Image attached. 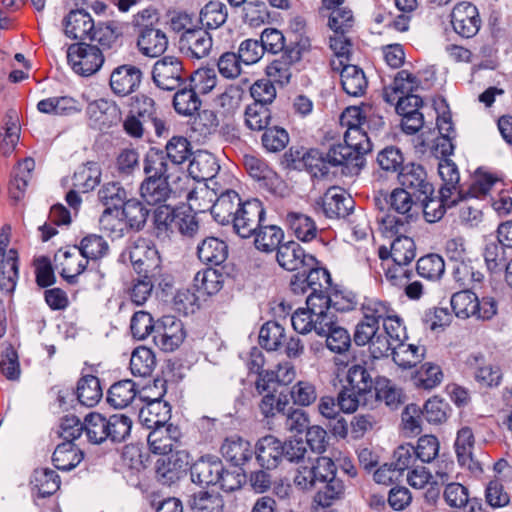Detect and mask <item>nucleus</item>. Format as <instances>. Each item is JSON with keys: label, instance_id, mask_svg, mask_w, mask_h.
<instances>
[{"label": "nucleus", "instance_id": "nucleus-58", "mask_svg": "<svg viewBox=\"0 0 512 512\" xmlns=\"http://www.w3.org/2000/svg\"><path fill=\"white\" fill-rule=\"evenodd\" d=\"M451 307L458 318L467 319L475 317V308L478 307L477 295L470 289L456 292L451 297Z\"/></svg>", "mask_w": 512, "mask_h": 512}, {"label": "nucleus", "instance_id": "nucleus-18", "mask_svg": "<svg viewBox=\"0 0 512 512\" xmlns=\"http://www.w3.org/2000/svg\"><path fill=\"white\" fill-rule=\"evenodd\" d=\"M439 175L443 180V185L439 194L444 198V202L459 203L464 200V188L460 185V174L457 165L450 159H444L438 166Z\"/></svg>", "mask_w": 512, "mask_h": 512}, {"label": "nucleus", "instance_id": "nucleus-8", "mask_svg": "<svg viewBox=\"0 0 512 512\" xmlns=\"http://www.w3.org/2000/svg\"><path fill=\"white\" fill-rule=\"evenodd\" d=\"M224 280L225 276L220 270L211 267L202 269L193 278V288L198 295L187 290L186 292L179 293L177 298L180 302L194 305L200 297L217 294L223 288Z\"/></svg>", "mask_w": 512, "mask_h": 512}, {"label": "nucleus", "instance_id": "nucleus-59", "mask_svg": "<svg viewBox=\"0 0 512 512\" xmlns=\"http://www.w3.org/2000/svg\"><path fill=\"white\" fill-rule=\"evenodd\" d=\"M228 17L227 7L220 1L208 2L200 11L199 20L203 26L215 29L222 26Z\"/></svg>", "mask_w": 512, "mask_h": 512}, {"label": "nucleus", "instance_id": "nucleus-19", "mask_svg": "<svg viewBox=\"0 0 512 512\" xmlns=\"http://www.w3.org/2000/svg\"><path fill=\"white\" fill-rule=\"evenodd\" d=\"M86 113L94 126L100 130L115 126L122 119L120 107L115 102L103 98L89 103Z\"/></svg>", "mask_w": 512, "mask_h": 512}, {"label": "nucleus", "instance_id": "nucleus-3", "mask_svg": "<svg viewBox=\"0 0 512 512\" xmlns=\"http://www.w3.org/2000/svg\"><path fill=\"white\" fill-rule=\"evenodd\" d=\"M348 385L337 394V405L343 413H354L359 407L372 408V374L366 367L356 364L347 373Z\"/></svg>", "mask_w": 512, "mask_h": 512}, {"label": "nucleus", "instance_id": "nucleus-9", "mask_svg": "<svg viewBox=\"0 0 512 512\" xmlns=\"http://www.w3.org/2000/svg\"><path fill=\"white\" fill-rule=\"evenodd\" d=\"M152 80L161 90L178 89L184 83V68L180 58L164 56L157 60L153 65Z\"/></svg>", "mask_w": 512, "mask_h": 512}, {"label": "nucleus", "instance_id": "nucleus-62", "mask_svg": "<svg viewBox=\"0 0 512 512\" xmlns=\"http://www.w3.org/2000/svg\"><path fill=\"white\" fill-rule=\"evenodd\" d=\"M173 106L175 111L184 116H191L198 111L201 106L199 95L189 86L178 89L173 97Z\"/></svg>", "mask_w": 512, "mask_h": 512}, {"label": "nucleus", "instance_id": "nucleus-23", "mask_svg": "<svg viewBox=\"0 0 512 512\" xmlns=\"http://www.w3.org/2000/svg\"><path fill=\"white\" fill-rule=\"evenodd\" d=\"M372 408L378 402L384 404L391 410L398 409L405 400V395L400 388H397L392 382L383 376L372 377L371 383Z\"/></svg>", "mask_w": 512, "mask_h": 512}, {"label": "nucleus", "instance_id": "nucleus-17", "mask_svg": "<svg viewBox=\"0 0 512 512\" xmlns=\"http://www.w3.org/2000/svg\"><path fill=\"white\" fill-rule=\"evenodd\" d=\"M143 80L142 70L132 64L116 67L110 75V87L115 95L124 97L134 93Z\"/></svg>", "mask_w": 512, "mask_h": 512}, {"label": "nucleus", "instance_id": "nucleus-63", "mask_svg": "<svg viewBox=\"0 0 512 512\" xmlns=\"http://www.w3.org/2000/svg\"><path fill=\"white\" fill-rule=\"evenodd\" d=\"M272 120V113L268 106L251 104L245 109V124L252 131H263Z\"/></svg>", "mask_w": 512, "mask_h": 512}, {"label": "nucleus", "instance_id": "nucleus-29", "mask_svg": "<svg viewBox=\"0 0 512 512\" xmlns=\"http://www.w3.org/2000/svg\"><path fill=\"white\" fill-rule=\"evenodd\" d=\"M37 110L43 114L69 117L82 111V103L72 96H54L40 100Z\"/></svg>", "mask_w": 512, "mask_h": 512}, {"label": "nucleus", "instance_id": "nucleus-51", "mask_svg": "<svg viewBox=\"0 0 512 512\" xmlns=\"http://www.w3.org/2000/svg\"><path fill=\"white\" fill-rule=\"evenodd\" d=\"M275 392L276 390L273 388V391L265 394L259 402L258 407L264 418H274L279 414L285 415L290 406L288 394L281 391L276 395Z\"/></svg>", "mask_w": 512, "mask_h": 512}, {"label": "nucleus", "instance_id": "nucleus-33", "mask_svg": "<svg viewBox=\"0 0 512 512\" xmlns=\"http://www.w3.org/2000/svg\"><path fill=\"white\" fill-rule=\"evenodd\" d=\"M219 165L215 157L208 152L194 153L189 161L188 173L196 181L202 182L216 176Z\"/></svg>", "mask_w": 512, "mask_h": 512}, {"label": "nucleus", "instance_id": "nucleus-44", "mask_svg": "<svg viewBox=\"0 0 512 512\" xmlns=\"http://www.w3.org/2000/svg\"><path fill=\"white\" fill-rule=\"evenodd\" d=\"M136 394V385L132 380H120L109 388L107 402L116 409H122L135 399Z\"/></svg>", "mask_w": 512, "mask_h": 512}, {"label": "nucleus", "instance_id": "nucleus-32", "mask_svg": "<svg viewBox=\"0 0 512 512\" xmlns=\"http://www.w3.org/2000/svg\"><path fill=\"white\" fill-rule=\"evenodd\" d=\"M243 165L247 173L261 185L272 190L278 181L277 173L268 165V163L255 155L246 154L243 157Z\"/></svg>", "mask_w": 512, "mask_h": 512}, {"label": "nucleus", "instance_id": "nucleus-31", "mask_svg": "<svg viewBox=\"0 0 512 512\" xmlns=\"http://www.w3.org/2000/svg\"><path fill=\"white\" fill-rule=\"evenodd\" d=\"M241 203V198L236 191L226 190L212 205L211 214L221 225L232 224Z\"/></svg>", "mask_w": 512, "mask_h": 512}, {"label": "nucleus", "instance_id": "nucleus-56", "mask_svg": "<svg viewBox=\"0 0 512 512\" xmlns=\"http://www.w3.org/2000/svg\"><path fill=\"white\" fill-rule=\"evenodd\" d=\"M164 154L175 165L190 161L194 155L191 143L184 136H173L166 144Z\"/></svg>", "mask_w": 512, "mask_h": 512}, {"label": "nucleus", "instance_id": "nucleus-46", "mask_svg": "<svg viewBox=\"0 0 512 512\" xmlns=\"http://www.w3.org/2000/svg\"><path fill=\"white\" fill-rule=\"evenodd\" d=\"M286 221L295 236L303 242L311 241L317 235L315 221L301 212H289Z\"/></svg>", "mask_w": 512, "mask_h": 512}, {"label": "nucleus", "instance_id": "nucleus-4", "mask_svg": "<svg viewBox=\"0 0 512 512\" xmlns=\"http://www.w3.org/2000/svg\"><path fill=\"white\" fill-rule=\"evenodd\" d=\"M126 255L137 275L150 279H160L162 272L161 257L150 240L138 237L127 246L123 253V256Z\"/></svg>", "mask_w": 512, "mask_h": 512}, {"label": "nucleus", "instance_id": "nucleus-35", "mask_svg": "<svg viewBox=\"0 0 512 512\" xmlns=\"http://www.w3.org/2000/svg\"><path fill=\"white\" fill-rule=\"evenodd\" d=\"M101 167L95 161L80 165L74 172L72 184L77 191L87 193L95 189L101 181Z\"/></svg>", "mask_w": 512, "mask_h": 512}, {"label": "nucleus", "instance_id": "nucleus-14", "mask_svg": "<svg viewBox=\"0 0 512 512\" xmlns=\"http://www.w3.org/2000/svg\"><path fill=\"white\" fill-rule=\"evenodd\" d=\"M131 101L129 111L131 114H135L140 120L151 126L156 136L162 137L168 134L169 128L152 98L140 94L132 97Z\"/></svg>", "mask_w": 512, "mask_h": 512}, {"label": "nucleus", "instance_id": "nucleus-36", "mask_svg": "<svg viewBox=\"0 0 512 512\" xmlns=\"http://www.w3.org/2000/svg\"><path fill=\"white\" fill-rule=\"evenodd\" d=\"M220 452L234 467L244 465L253 456L250 443L240 437L226 438L220 447Z\"/></svg>", "mask_w": 512, "mask_h": 512}, {"label": "nucleus", "instance_id": "nucleus-64", "mask_svg": "<svg viewBox=\"0 0 512 512\" xmlns=\"http://www.w3.org/2000/svg\"><path fill=\"white\" fill-rule=\"evenodd\" d=\"M99 223L101 228L109 232L114 238L123 237L129 230L123 216H121V211L117 209L106 208L99 219Z\"/></svg>", "mask_w": 512, "mask_h": 512}, {"label": "nucleus", "instance_id": "nucleus-5", "mask_svg": "<svg viewBox=\"0 0 512 512\" xmlns=\"http://www.w3.org/2000/svg\"><path fill=\"white\" fill-rule=\"evenodd\" d=\"M143 421L151 429L147 442L152 453L165 456L177 448L181 436L177 426L167 424L165 418L156 420L145 418Z\"/></svg>", "mask_w": 512, "mask_h": 512}, {"label": "nucleus", "instance_id": "nucleus-7", "mask_svg": "<svg viewBox=\"0 0 512 512\" xmlns=\"http://www.w3.org/2000/svg\"><path fill=\"white\" fill-rule=\"evenodd\" d=\"M265 215V208L260 200H246L238 207L232 222L233 231L241 238H249L256 233L262 222L266 221Z\"/></svg>", "mask_w": 512, "mask_h": 512}, {"label": "nucleus", "instance_id": "nucleus-38", "mask_svg": "<svg viewBox=\"0 0 512 512\" xmlns=\"http://www.w3.org/2000/svg\"><path fill=\"white\" fill-rule=\"evenodd\" d=\"M191 512H224L225 501L218 492L198 491L188 497Z\"/></svg>", "mask_w": 512, "mask_h": 512}, {"label": "nucleus", "instance_id": "nucleus-21", "mask_svg": "<svg viewBox=\"0 0 512 512\" xmlns=\"http://www.w3.org/2000/svg\"><path fill=\"white\" fill-rule=\"evenodd\" d=\"M63 25L65 35L79 42L90 40L96 27L91 15L84 9L71 10L64 17Z\"/></svg>", "mask_w": 512, "mask_h": 512}, {"label": "nucleus", "instance_id": "nucleus-34", "mask_svg": "<svg viewBox=\"0 0 512 512\" xmlns=\"http://www.w3.org/2000/svg\"><path fill=\"white\" fill-rule=\"evenodd\" d=\"M197 255L206 265L219 266L228 257V245L216 237H207L197 246Z\"/></svg>", "mask_w": 512, "mask_h": 512}, {"label": "nucleus", "instance_id": "nucleus-37", "mask_svg": "<svg viewBox=\"0 0 512 512\" xmlns=\"http://www.w3.org/2000/svg\"><path fill=\"white\" fill-rule=\"evenodd\" d=\"M84 458V453L72 442L64 441L57 445L52 455L55 468L70 471Z\"/></svg>", "mask_w": 512, "mask_h": 512}, {"label": "nucleus", "instance_id": "nucleus-16", "mask_svg": "<svg viewBox=\"0 0 512 512\" xmlns=\"http://www.w3.org/2000/svg\"><path fill=\"white\" fill-rule=\"evenodd\" d=\"M450 16L453 30L463 38L474 37L481 27L478 9L469 2L457 4Z\"/></svg>", "mask_w": 512, "mask_h": 512}, {"label": "nucleus", "instance_id": "nucleus-57", "mask_svg": "<svg viewBox=\"0 0 512 512\" xmlns=\"http://www.w3.org/2000/svg\"><path fill=\"white\" fill-rule=\"evenodd\" d=\"M261 145L265 151L277 153L284 150L290 141L287 130L283 127L274 125L268 126L262 131Z\"/></svg>", "mask_w": 512, "mask_h": 512}, {"label": "nucleus", "instance_id": "nucleus-43", "mask_svg": "<svg viewBox=\"0 0 512 512\" xmlns=\"http://www.w3.org/2000/svg\"><path fill=\"white\" fill-rule=\"evenodd\" d=\"M128 229L139 232L146 225L150 210L138 199H129L120 209Z\"/></svg>", "mask_w": 512, "mask_h": 512}, {"label": "nucleus", "instance_id": "nucleus-1", "mask_svg": "<svg viewBox=\"0 0 512 512\" xmlns=\"http://www.w3.org/2000/svg\"><path fill=\"white\" fill-rule=\"evenodd\" d=\"M294 482L304 490H316L313 502L317 507L329 508L344 498V482L337 476L335 463L327 457L317 459L312 467L298 470Z\"/></svg>", "mask_w": 512, "mask_h": 512}, {"label": "nucleus", "instance_id": "nucleus-26", "mask_svg": "<svg viewBox=\"0 0 512 512\" xmlns=\"http://www.w3.org/2000/svg\"><path fill=\"white\" fill-rule=\"evenodd\" d=\"M466 364L473 370L475 380L486 387H497L502 380V372L499 366L487 363L481 353L471 354Z\"/></svg>", "mask_w": 512, "mask_h": 512}, {"label": "nucleus", "instance_id": "nucleus-27", "mask_svg": "<svg viewBox=\"0 0 512 512\" xmlns=\"http://www.w3.org/2000/svg\"><path fill=\"white\" fill-rule=\"evenodd\" d=\"M343 145L350 148L354 156V172L358 173L365 165L364 155L371 152L372 143L365 132H362L359 126H350L344 134Z\"/></svg>", "mask_w": 512, "mask_h": 512}, {"label": "nucleus", "instance_id": "nucleus-53", "mask_svg": "<svg viewBox=\"0 0 512 512\" xmlns=\"http://www.w3.org/2000/svg\"><path fill=\"white\" fill-rule=\"evenodd\" d=\"M80 254L87 260L97 261L109 253V245L107 241L97 234H88L82 238L80 245L75 246Z\"/></svg>", "mask_w": 512, "mask_h": 512}, {"label": "nucleus", "instance_id": "nucleus-54", "mask_svg": "<svg viewBox=\"0 0 512 512\" xmlns=\"http://www.w3.org/2000/svg\"><path fill=\"white\" fill-rule=\"evenodd\" d=\"M156 365L153 351L147 347H137L131 355L130 370L134 376L146 377L151 375Z\"/></svg>", "mask_w": 512, "mask_h": 512}, {"label": "nucleus", "instance_id": "nucleus-45", "mask_svg": "<svg viewBox=\"0 0 512 512\" xmlns=\"http://www.w3.org/2000/svg\"><path fill=\"white\" fill-rule=\"evenodd\" d=\"M341 85L342 89L349 96L360 97L364 95L368 87V80L362 68L352 64L344 69V74L341 77Z\"/></svg>", "mask_w": 512, "mask_h": 512}, {"label": "nucleus", "instance_id": "nucleus-12", "mask_svg": "<svg viewBox=\"0 0 512 512\" xmlns=\"http://www.w3.org/2000/svg\"><path fill=\"white\" fill-rule=\"evenodd\" d=\"M190 455L186 450H175L156 461V477L163 485H172L183 476L189 466Z\"/></svg>", "mask_w": 512, "mask_h": 512}, {"label": "nucleus", "instance_id": "nucleus-22", "mask_svg": "<svg viewBox=\"0 0 512 512\" xmlns=\"http://www.w3.org/2000/svg\"><path fill=\"white\" fill-rule=\"evenodd\" d=\"M253 454L262 468L275 469L283 460L282 441L273 435H266L257 441Z\"/></svg>", "mask_w": 512, "mask_h": 512}, {"label": "nucleus", "instance_id": "nucleus-40", "mask_svg": "<svg viewBox=\"0 0 512 512\" xmlns=\"http://www.w3.org/2000/svg\"><path fill=\"white\" fill-rule=\"evenodd\" d=\"M32 489L37 491L40 498L53 495L60 487V477L50 468L35 469L30 481Z\"/></svg>", "mask_w": 512, "mask_h": 512}, {"label": "nucleus", "instance_id": "nucleus-13", "mask_svg": "<svg viewBox=\"0 0 512 512\" xmlns=\"http://www.w3.org/2000/svg\"><path fill=\"white\" fill-rule=\"evenodd\" d=\"M403 189L412 193L416 199H428L434 194L433 184L429 181L425 168L416 163H408L397 175Z\"/></svg>", "mask_w": 512, "mask_h": 512}, {"label": "nucleus", "instance_id": "nucleus-11", "mask_svg": "<svg viewBox=\"0 0 512 512\" xmlns=\"http://www.w3.org/2000/svg\"><path fill=\"white\" fill-rule=\"evenodd\" d=\"M185 332L181 320L174 316H163L156 321L153 342L162 351L172 352L184 341Z\"/></svg>", "mask_w": 512, "mask_h": 512}, {"label": "nucleus", "instance_id": "nucleus-60", "mask_svg": "<svg viewBox=\"0 0 512 512\" xmlns=\"http://www.w3.org/2000/svg\"><path fill=\"white\" fill-rule=\"evenodd\" d=\"M126 190L119 182L104 184L98 191V198L106 208L120 210L129 200Z\"/></svg>", "mask_w": 512, "mask_h": 512}, {"label": "nucleus", "instance_id": "nucleus-42", "mask_svg": "<svg viewBox=\"0 0 512 512\" xmlns=\"http://www.w3.org/2000/svg\"><path fill=\"white\" fill-rule=\"evenodd\" d=\"M100 380L94 375H83L77 382L76 396L78 401L86 406H95L102 398Z\"/></svg>", "mask_w": 512, "mask_h": 512}, {"label": "nucleus", "instance_id": "nucleus-25", "mask_svg": "<svg viewBox=\"0 0 512 512\" xmlns=\"http://www.w3.org/2000/svg\"><path fill=\"white\" fill-rule=\"evenodd\" d=\"M137 47L144 56L159 57L168 47V37L155 25L142 28L138 30Z\"/></svg>", "mask_w": 512, "mask_h": 512}, {"label": "nucleus", "instance_id": "nucleus-48", "mask_svg": "<svg viewBox=\"0 0 512 512\" xmlns=\"http://www.w3.org/2000/svg\"><path fill=\"white\" fill-rule=\"evenodd\" d=\"M168 161L163 149L150 147L143 158V173L145 176L170 178Z\"/></svg>", "mask_w": 512, "mask_h": 512}, {"label": "nucleus", "instance_id": "nucleus-6", "mask_svg": "<svg viewBox=\"0 0 512 512\" xmlns=\"http://www.w3.org/2000/svg\"><path fill=\"white\" fill-rule=\"evenodd\" d=\"M67 59L75 73L86 77L96 73L104 63L103 54L98 46L85 42L69 45Z\"/></svg>", "mask_w": 512, "mask_h": 512}, {"label": "nucleus", "instance_id": "nucleus-50", "mask_svg": "<svg viewBox=\"0 0 512 512\" xmlns=\"http://www.w3.org/2000/svg\"><path fill=\"white\" fill-rule=\"evenodd\" d=\"M424 352V347L399 342L393 348V361L403 369H410L422 361Z\"/></svg>", "mask_w": 512, "mask_h": 512}, {"label": "nucleus", "instance_id": "nucleus-28", "mask_svg": "<svg viewBox=\"0 0 512 512\" xmlns=\"http://www.w3.org/2000/svg\"><path fill=\"white\" fill-rule=\"evenodd\" d=\"M139 192L141 198L148 205H162L169 199L172 188L167 177L145 176L140 184Z\"/></svg>", "mask_w": 512, "mask_h": 512}, {"label": "nucleus", "instance_id": "nucleus-41", "mask_svg": "<svg viewBox=\"0 0 512 512\" xmlns=\"http://www.w3.org/2000/svg\"><path fill=\"white\" fill-rule=\"evenodd\" d=\"M179 210L169 205H158L153 211V225L157 238H169L176 232V216Z\"/></svg>", "mask_w": 512, "mask_h": 512}, {"label": "nucleus", "instance_id": "nucleus-24", "mask_svg": "<svg viewBox=\"0 0 512 512\" xmlns=\"http://www.w3.org/2000/svg\"><path fill=\"white\" fill-rule=\"evenodd\" d=\"M321 206L328 218H345L354 209V200L338 187L329 188L321 198Z\"/></svg>", "mask_w": 512, "mask_h": 512}, {"label": "nucleus", "instance_id": "nucleus-15", "mask_svg": "<svg viewBox=\"0 0 512 512\" xmlns=\"http://www.w3.org/2000/svg\"><path fill=\"white\" fill-rule=\"evenodd\" d=\"M189 471L194 484L200 487L215 486L221 478L223 462L215 455H203L190 465Z\"/></svg>", "mask_w": 512, "mask_h": 512}, {"label": "nucleus", "instance_id": "nucleus-55", "mask_svg": "<svg viewBox=\"0 0 512 512\" xmlns=\"http://www.w3.org/2000/svg\"><path fill=\"white\" fill-rule=\"evenodd\" d=\"M416 271L422 278L439 280L445 272L444 259L436 253H429L420 257L416 263Z\"/></svg>", "mask_w": 512, "mask_h": 512}, {"label": "nucleus", "instance_id": "nucleus-49", "mask_svg": "<svg viewBox=\"0 0 512 512\" xmlns=\"http://www.w3.org/2000/svg\"><path fill=\"white\" fill-rule=\"evenodd\" d=\"M406 233H395L396 238L392 245V260L396 265L407 266L416 256V245L412 238L405 235ZM392 237V235L390 234Z\"/></svg>", "mask_w": 512, "mask_h": 512}, {"label": "nucleus", "instance_id": "nucleus-30", "mask_svg": "<svg viewBox=\"0 0 512 512\" xmlns=\"http://www.w3.org/2000/svg\"><path fill=\"white\" fill-rule=\"evenodd\" d=\"M181 48H186L196 59L206 57L211 51L213 41L210 33L203 27L183 32L180 37Z\"/></svg>", "mask_w": 512, "mask_h": 512}, {"label": "nucleus", "instance_id": "nucleus-20", "mask_svg": "<svg viewBox=\"0 0 512 512\" xmlns=\"http://www.w3.org/2000/svg\"><path fill=\"white\" fill-rule=\"evenodd\" d=\"M278 264L285 270H302L306 265L314 264L315 257L307 254L296 241H288L278 247L276 253Z\"/></svg>", "mask_w": 512, "mask_h": 512}, {"label": "nucleus", "instance_id": "nucleus-39", "mask_svg": "<svg viewBox=\"0 0 512 512\" xmlns=\"http://www.w3.org/2000/svg\"><path fill=\"white\" fill-rule=\"evenodd\" d=\"M252 236H255L254 244L255 247L262 252H272L278 250V247L282 245L284 233L282 229L272 224H262L257 228V231Z\"/></svg>", "mask_w": 512, "mask_h": 512}, {"label": "nucleus", "instance_id": "nucleus-2", "mask_svg": "<svg viewBox=\"0 0 512 512\" xmlns=\"http://www.w3.org/2000/svg\"><path fill=\"white\" fill-rule=\"evenodd\" d=\"M384 202L388 204V213L378 221L386 234L407 233L410 224L420 215V206L416 197L410 191L396 188L384 195Z\"/></svg>", "mask_w": 512, "mask_h": 512}, {"label": "nucleus", "instance_id": "nucleus-52", "mask_svg": "<svg viewBox=\"0 0 512 512\" xmlns=\"http://www.w3.org/2000/svg\"><path fill=\"white\" fill-rule=\"evenodd\" d=\"M108 418L97 412H91L84 418V431L89 442L101 444L108 440Z\"/></svg>", "mask_w": 512, "mask_h": 512}, {"label": "nucleus", "instance_id": "nucleus-47", "mask_svg": "<svg viewBox=\"0 0 512 512\" xmlns=\"http://www.w3.org/2000/svg\"><path fill=\"white\" fill-rule=\"evenodd\" d=\"M286 341L285 329L276 321L264 323L259 331V344L267 351H277Z\"/></svg>", "mask_w": 512, "mask_h": 512}, {"label": "nucleus", "instance_id": "nucleus-61", "mask_svg": "<svg viewBox=\"0 0 512 512\" xmlns=\"http://www.w3.org/2000/svg\"><path fill=\"white\" fill-rule=\"evenodd\" d=\"M312 49L310 38L302 33L291 32L289 34L288 43L284 48L285 57L289 62H300L303 57Z\"/></svg>", "mask_w": 512, "mask_h": 512}, {"label": "nucleus", "instance_id": "nucleus-10", "mask_svg": "<svg viewBox=\"0 0 512 512\" xmlns=\"http://www.w3.org/2000/svg\"><path fill=\"white\" fill-rule=\"evenodd\" d=\"M9 234L0 233V291L12 295L18 281V252L12 248L6 251Z\"/></svg>", "mask_w": 512, "mask_h": 512}]
</instances>
